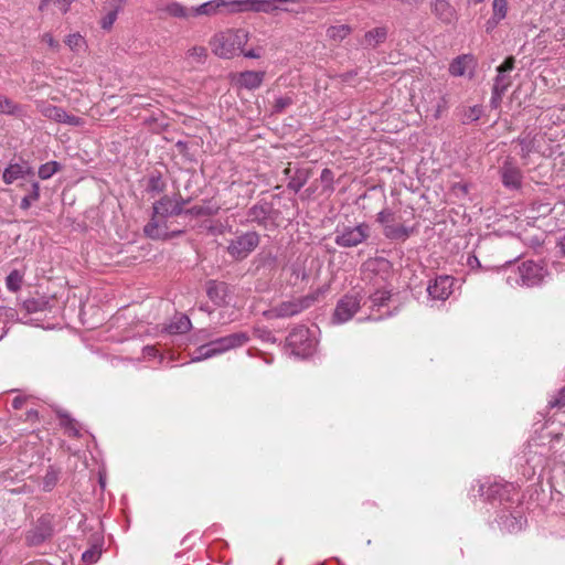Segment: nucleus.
<instances>
[{
    "label": "nucleus",
    "instance_id": "nucleus-1",
    "mask_svg": "<svg viewBox=\"0 0 565 565\" xmlns=\"http://www.w3.org/2000/svg\"><path fill=\"white\" fill-rule=\"evenodd\" d=\"M250 340L246 331H238L228 335L217 338L206 344L199 347L192 354L191 361L199 362L216 355L224 354L231 350L242 348Z\"/></svg>",
    "mask_w": 565,
    "mask_h": 565
},
{
    "label": "nucleus",
    "instance_id": "nucleus-2",
    "mask_svg": "<svg viewBox=\"0 0 565 565\" xmlns=\"http://www.w3.org/2000/svg\"><path fill=\"white\" fill-rule=\"evenodd\" d=\"M248 41L245 30H225L216 33L210 41L212 52L221 58H232L237 55Z\"/></svg>",
    "mask_w": 565,
    "mask_h": 565
},
{
    "label": "nucleus",
    "instance_id": "nucleus-3",
    "mask_svg": "<svg viewBox=\"0 0 565 565\" xmlns=\"http://www.w3.org/2000/svg\"><path fill=\"white\" fill-rule=\"evenodd\" d=\"M329 290L328 286L317 288L308 295L290 300L282 301L271 307L266 315L269 318H289L310 308L318 302Z\"/></svg>",
    "mask_w": 565,
    "mask_h": 565
},
{
    "label": "nucleus",
    "instance_id": "nucleus-4",
    "mask_svg": "<svg viewBox=\"0 0 565 565\" xmlns=\"http://www.w3.org/2000/svg\"><path fill=\"white\" fill-rule=\"evenodd\" d=\"M504 273L507 284L513 288L536 286L545 276L543 267L534 262H524L516 267H508Z\"/></svg>",
    "mask_w": 565,
    "mask_h": 565
},
{
    "label": "nucleus",
    "instance_id": "nucleus-5",
    "mask_svg": "<svg viewBox=\"0 0 565 565\" xmlns=\"http://www.w3.org/2000/svg\"><path fill=\"white\" fill-rule=\"evenodd\" d=\"M297 0H225V10L228 13H274L278 10L288 11L279 7V3L296 2Z\"/></svg>",
    "mask_w": 565,
    "mask_h": 565
},
{
    "label": "nucleus",
    "instance_id": "nucleus-6",
    "mask_svg": "<svg viewBox=\"0 0 565 565\" xmlns=\"http://www.w3.org/2000/svg\"><path fill=\"white\" fill-rule=\"evenodd\" d=\"M287 344L292 354L297 356H309L313 353L316 341L310 337V332L305 327L295 328L287 337Z\"/></svg>",
    "mask_w": 565,
    "mask_h": 565
},
{
    "label": "nucleus",
    "instance_id": "nucleus-7",
    "mask_svg": "<svg viewBox=\"0 0 565 565\" xmlns=\"http://www.w3.org/2000/svg\"><path fill=\"white\" fill-rule=\"evenodd\" d=\"M370 226L365 223L355 226H344L335 232L334 243L341 247H355L367 239Z\"/></svg>",
    "mask_w": 565,
    "mask_h": 565
},
{
    "label": "nucleus",
    "instance_id": "nucleus-8",
    "mask_svg": "<svg viewBox=\"0 0 565 565\" xmlns=\"http://www.w3.org/2000/svg\"><path fill=\"white\" fill-rule=\"evenodd\" d=\"M258 244V234L256 232H247L232 239L227 246V252L235 259H244L257 247Z\"/></svg>",
    "mask_w": 565,
    "mask_h": 565
},
{
    "label": "nucleus",
    "instance_id": "nucleus-9",
    "mask_svg": "<svg viewBox=\"0 0 565 565\" xmlns=\"http://www.w3.org/2000/svg\"><path fill=\"white\" fill-rule=\"evenodd\" d=\"M361 297L359 294L345 295L342 297L334 309L332 320L334 323H344L349 321L360 309Z\"/></svg>",
    "mask_w": 565,
    "mask_h": 565
},
{
    "label": "nucleus",
    "instance_id": "nucleus-10",
    "mask_svg": "<svg viewBox=\"0 0 565 565\" xmlns=\"http://www.w3.org/2000/svg\"><path fill=\"white\" fill-rule=\"evenodd\" d=\"M455 279L448 275L437 276L427 286V294L431 300L446 301L454 290Z\"/></svg>",
    "mask_w": 565,
    "mask_h": 565
},
{
    "label": "nucleus",
    "instance_id": "nucleus-11",
    "mask_svg": "<svg viewBox=\"0 0 565 565\" xmlns=\"http://www.w3.org/2000/svg\"><path fill=\"white\" fill-rule=\"evenodd\" d=\"M500 175L502 184L509 190H519L522 186L523 174L520 168H518L511 161H505L501 169Z\"/></svg>",
    "mask_w": 565,
    "mask_h": 565
},
{
    "label": "nucleus",
    "instance_id": "nucleus-12",
    "mask_svg": "<svg viewBox=\"0 0 565 565\" xmlns=\"http://www.w3.org/2000/svg\"><path fill=\"white\" fill-rule=\"evenodd\" d=\"M511 490H514V486L512 483H503L501 481H493L488 486L486 483L479 484V493L481 497H484L488 500L499 499L504 500L509 498V493Z\"/></svg>",
    "mask_w": 565,
    "mask_h": 565
},
{
    "label": "nucleus",
    "instance_id": "nucleus-13",
    "mask_svg": "<svg viewBox=\"0 0 565 565\" xmlns=\"http://www.w3.org/2000/svg\"><path fill=\"white\" fill-rule=\"evenodd\" d=\"M265 72L263 71H245L232 76L234 84L245 89H256L264 81Z\"/></svg>",
    "mask_w": 565,
    "mask_h": 565
},
{
    "label": "nucleus",
    "instance_id": "nucleus-14",
    "mask_svg": "<svg viewBox=\"0 0 565 565\" xmlns=\"http://www.w3.org/2000/svg\"><path fill=\"white\" fill-rule=\"evenodd\" d=\"M167 218L168 217H162L161 215L153 213L151 220L143 228L145 234L152 239L169 238L171 234L169 232Z\"/></svg>",
    "mask_w": 565,
    "mask_h": 565
},
{
    "label": "nucleus",
    "instance_id": "nucleus-15",
    "mask_svg": "<svg viewBox=\"0 0 565 565\" xmlns=\"http://www.w3.org/2000/svg\"><path fill=\"white\" fill-rule=\"evenodd\" d=\"M206 292L210 300L217 307L230 303V289L225 282L210 281Z\"/></svg>",
    "mask_w": 565,
    "mask_h": 565
},
{
    "label": "nucleus",
    "instance_id": "nucleus-16",
    "mask_svg": "<svg viewBox=\"0 0 565 565\" xmlns=\"http://www.w3.org/2000/svg\"><path fill=\"white\" fill-rule=\"evenodd\" d=\"M153 213L162 217H170L183 213V203L163 196L153 204Z\"/></svg>",
    "mask_w": 565,
    "mask_h": 565
},
{
    "label": "nucleus",
    "instance_id": "nucleus-17",
    "mask_svg": "<svg viewBox=\"0 0 565 565\" xmlns=\"http://www.w3.org/2000/svg\"><path fill=\"white\" fill-rule=\"evenodd\" d=\"M52 533L50 520L46 516L41 518L38 521L36 526L29 531L26 541L30 545H39L45 541Z\"/></svg>",
    "mask_w": 565,
    "mask_h": 565
},
{
    "label": "nucleus",
    "instance_id": "nucleus-18",
    "mask_svg": "<svg viewBox=\"0 0 565 565\" xmlns=\"http://www.w3.org/2000/svg\"><path fill=\"white\" fill-rule=\"evenodd\" d=\"M158 10L171 18L188 20L192 18V7L188 8L178 1L161 4Z\"/></svg>",
    "mask_w": 565,
    "mask_h": 565
},
{
    "label": "nucleus",
    "instance_id": "nucleus-19",
    "mask_svg": "<svg viewBox=\"0 0 565 565\" xmlns=\"http://www.w3.org/2000/svg\"><path fill=\"white\" fill-rule=\"evenodd\" d=\"M434 14L444 23H452L456 20V10L448 0H436L433 4Z\"/></svg>",
    "mask_w": 565,
    "mask_h": 565
},
{
    "label": "nucleus",
    "instance_id": "nucleus-20",
    "mask_svg": "<svg viewBox=\"0 0 565 565\" xmlns=\"http://www.w3.org/2000/svg\"><path fill=\"white\" fill-rule=\"evenodd\" d=\"M416 232L414 226H407L404 224H387L384 228V235L386 238L392 241H406L412 234Z\"/></svg>",
    "mask_w": 565,
    "mask_h": 565
},
{
    "label": "nucleus",
    "instance_id": "nucleus-21",
    "mask_svg": "<svg viewBox=\"0 0 565 565\" xmlns=\"http://www.w3.org/2000/svg\"><path fill=\"white\" fill-rule=\"evenodd\" d=\"M28 174H33V171L29 166L10 163L2 173V180L6 184H12L14 181L22 179Z\"/></svg>",
    "mask_w": 565,
    "mask_h": 565
},
{
    "label": "nucleus",
    "instance_id": "nucleus-22",
    "mask_svg": "<svg viewBox=\"0 0 565 565\" xmlns=\"http://www.w3.org/2000/svg\"><path fill=\"white\" fill-rule=\"evenodd\" d=\"M225 9V0H210L200 6L192 7V18L206 15L212 17Z\"/></svg>",
    "mask_w": 565,
    "mask_h": 565
},
{
    "label": "nucleus",
    "instance_id": "nucleus-23",
    "mask_svg": "<svg viewBox=\"0 0 565 565\" xmlns=\"http://www.w3.org/2000/svg\"><path fill=\"white\" fill-rule=\"evenodd\" d=\"M492 17L487 22V31L492 30L500 21H502L508 13V0H493L492 2Z\"/></svg>",
    "mask_w": 565,
    "mask_h": 565
},
{
    "label": "nucleus",
    "instance_id": "nucleus-24",
    "mask_svg": "<svg viewBox=\"0 0 565 565\" xmlns=\"http://www.w3.org/2000/svg\"><path fill=\"white\" fill-rule=\"evenodd\" d=\"M472 66L473 57L471 55H461L451 62L449 73L454 76H462Z\"/></svg>",
    "mask_w": 565,
    "mask_h": 565
},
{
    "label": "nucleus",
    "instance_id": "nucleus-25",
    "mask_svg": "<svg viewBox=\"0 0 565 565\" xmlns=\"http://www.w3.org/2000/svg\"><path fill=\"white\" fill-rule=\"evenodd\" d=\"M192 324L188 316H174L171 322L167 326L166 330L171 334H183L191 329Z\"/></svg>",
    "mask_w": 565,
    "mask_h": 565
},
{
    "label": "nucleus",
    "instance_id": "nucleus-26",
    "mask_svg": "<svg viewBox=\"0 0 565 565\" xmlns=\"http://www.w3.org/2000/svg\"><path fill=\"white\" fill-rule=\"evenodd\" d=\"M499 523H500L502 530L510 532V533H514V532H519L522 530L525 521L521 515L515 516L512 514H504V515L500 516Z\"/></svg>",
    "mask_w": 565,
    "mask_h": 565
},
{
    "label": "nucleus",
    "instance_id": "nucleus-27",
    "mask_svg": "<svg viewBox=\"0 0 565 565\" xmlns=\"http://www.w3.org/2000/svg\"><path fill=\"white\" fill-rule=\"evenodd\" d=\"M365 267L370 271L382 273V279H386L392 268L391 263L384 257H376L367 260L365 263Z\"/></svg>",
    "mask_w": 565,
    "mask_h": 565
},
{
    "label": "nucleus",
    "instance_id": "nucleus-28",
    "mask_svg": "<svg viewBox=\"0 0 565 565\" xmlns=\"http://www.w3.org/2000/svg\"><path fill=\"white\" fill-rule=\"evenodd\" d=\"M65 44L74 53H81L87 49L86 40L79 33H73V34L67 35L65 39Z\"/></svg>",
    "mask_w": 565,
    "mask_h": 565
},
{
    "label": "nucleus",
    "instance_id": "nucleus-29",
    "mask_svg": "<svg viewBox=\"0 0 565 565\" xmlns=\"http://www.w3.org/2000/svg\"><path fill=\"white\" fill-rule=\"evenodd\" d=\"M41 114L56 122H61L64 109L52 104H42L40 106Z\"/></svg>",
    "mask_w": 565,
    "mask_h": 565
},
{
    "label": "nucleus",
    "instance_id": "nucleus-30",
    "mask_svg": "<svg viewBox=\"0 0 565 565\" xmlns=\"http://www.w3.org/2000/svg\"><path fill=\"white\" fill-rule=\"evenodd\" d=\"M23 281V274L19 270H12L6 278V286L10 291H18L21 288Z\"/></svg>",
    "mask_w": 565,
    "mask_h": 565
},
{
    "label": "nucleus",
    "instance_id": "nucleus-31",
    "mask_svg": "<svg viewBox=\"0 0 565 565\" xmlns=\"http://www.w3.org/2000/svg\"><path fill=\"white\" fill-rule=\"evenodd\" d=\"M61 425L66 429L70 436H77L79 434L78 424L72 419L67 414L58 413Z\"/></svg>",
    "mask_w": 565,
    "mask_h": 565
},
{
    "label": "nucleus",
    "instance_id": "nucleus-32",
    "mask_svg": "<svg viewBox=\"0 0 565 565\" xmlns=\"http://www.w3.org/2000/svg\"><path fill=\"white\" fill-rule=\"evenodd\" d=\"M39 198H40V185L38 182H33L31 192L21 200L20 207L22 210L30 209L31 204L33 202L38 201Z\"/></svg>",
    "mask_w": 565,
    "mask_h": 565
},
{
    "label": "nucleus",
    "instance_id": "nucleus-33",
    "mask_svg": "<svg viewBox=\"0 0 565 565\" xmlns=\"http://www.w3.org/2000/svg\"><path fill=\"white\" fill-rule=\"evenodd\" d=\"M268 209L264 205H254L248 212L249 220L259 224L266 221Z\"/></svg>",
    "mask_w": 565,
    "mask_h": 565
},
{
    "label": "nucleus",
    "instance_id": "nucleus-34",
    "mask_svg": "<svg viewBox=\"0 0 565 565\" xmlns=\"http://www.w3.org/2000/svg\"><path fill=\"white\" fill-rule=\"evenodd\" d=\"M350 33V28L345 24L330 26L327 34L330 39L341 41Z\"/></svg>",
    "mask_w": 565,
    "mask_h": 565
},
{
    "label": "nucleus",
    "instance_id": "nucleus-35",
    "mask_svg": "<svg viewBox=\"0 0 565 565\" xmlns=\"http://www.w3.org/2000/svg\"><path fill=\"white\" fill-rule=\"evenodd\" d=\"M60 164L56 161H50L44 164H41L39 168V177L42 180L50 179L54 173H56L60 170Z\"/></svg>",
    "mask_w": 565,
    "mask_h": 565
},
{
    "label": "nucleus",
    "instance_id": "nucleus-36",
    "mask_svg": "<svg viewBox=\"0 0 565 565\" xmlns=\"http://www.w3.org/2000/svg\"><path fill=\"white\" fill-rule=\"evenodd\" d=\"M391 292L385 289L376 290L373 295L370 296L371 307H383L385 302L390 299Z\"/></svg>",
    "mask_w": 565,
    "mask_h": 565
},
{
    "label": "nucleus",
    "instance_id": "nucleus-37",
    "mask_svg": "<svg viewBox=\"0 0 565 565\" xmlns=\"http://www.w3.org/2000/svg\"><path fill=\"white\" fill-rule=\"evenodd\" d=\"M19 110V106L10 98L0 94V114L14 115Z\"/></svg>",
    "mask_w": 565,
    "mask_h": 565
},
{
    "label": "nucleus",
    "instance_id": "nucleus-38",
    "mask_svg": "<svg viewBox=\"0 0 565 565\" xmlns=\"http://www.w3.org/2000/svg\"><path fill=\"white\" fill-rule=\"evenodd\" d=\"M120 10V4H118L116 8L108 11L100 20V26L104 30H110L117 20L118 12Z\"/></svg>",
    "mask_w": 565,
    "mask_h": 565
},
{
    "label": "nucleus",
    "instance_id": "nucleus-39",
    "mask_svg": "<svg viewBox=\"0 0 565 565\" xmlns=\"http://www.w3.org/2000/svg\"><path fill=\"white\" fill-rule=\"evenodd\" d=\"M102 555V548L98 545H93L82 554V559L85 564L96 563Z\"/></svg>",
    "mask_w": 565,
    "mask_h": 565
},
{
    "label": "nucleus",
    "instance_id": "nucleus-40",
    "mask_svg": "<svg viewBox=\"0 0 565 565\" xmlns=\"http://www.w3.org/2000/svg\"><path fill=\"white\" fill-rule=\"evenodd\" d=\"M518 143L520 145V154L523 159H526L534 150V140L530 136L519 138Z\"/></svg>",
    "mask_w": 565,
    "mask_h": 565
},
{
    "label": "nucleus",
    "instance_id": "nucleus-41",
    "mask_svg": "<svg viewBox=\"0 0 565 565\" xmlns=\"http://www.w3.org/2000/svg\"><path fill=\"white\" fill-rule=\"evenodd\" d=\"M510 85H511L510 76H507L505 74H502V73H498L492 88H493V90L504 94L507 92V89L510 87Z\"/></svg>",
    "mask_w": 565,
    "mask_h": 565
},
{
    "label": "nucleus",
    "instance_id": "nucleus-42",
    "mask_svg": "<svg viewBox=\"0 0 565 565\" xmlns=\"http://www.w3.org/2000/svg\"><path fill=\"white\" fill-rule=\"evenodd\" d=\"M74 0H42L40 3V10H44L49 4L55 6L62 13L67 12L71 3Z\"/></svg>",
    "mask_w": 565,
    "mask_h": 565
},
{
    "label": "nucleus",
    "instance_id": "nucleus-43",
    "mask_svg": "<svg viewBox=\"0 0 565 565\" xmlns=\"http://www.w3.org/2000/svg\"><path fill=\"white\" fill-rule=\"evenodd\" d=\"M482 115V107L480 105H475L468 107L463 113L462 121L465 124L476 121Z\"/></svg>",
    "mask_w": 565,
    "mask_h": 565
},
{
    "label": "nucleus",
    "instance_id": "nucleus-44",
    "mask_svg": "<svg viewBox=\"0 0 565 565\" xmlns=\"http://www.w3.org/2000/svg\"><path fill=\"white\" fill-rule=\"evenodd\" d=\"M207 55V51L203 46H193L186 52V56L193 58L198 63H203Z\"/></svg>",
    "mask_w": 565,
    "mask_h": 565
},
{
    "label": "nucleus",
    "instance_id": "nucleus-45",
    "mask_svg": "<svg viewBox=\"0 0 565 565\" xmlns=\"http://www.w3.org/2000/svg\"><path fill=\"white\" fill-rule=\"evenodd\" d=\"M57 479L58 476L54 469L51 468L50 470H47L45 476L43 477V490L51 491L56 484Z\"/></svg>",
    "mask_w": 565,
    "mask_h": 565
},
{
    "label": "nucleus",
    "instance_id": "nucleus-46",
    "mask_svg": "<svg viewBox=\"0 0 565 565\" xmlns=\"http://www.w3.org/2000/svg\"><path fill=\"white\" fill-rule=\"evenodd\" d=\"M291 278H294V284H296L298 280H305L307 278V273L305 267L299 264L295 263L289 267Z\"/></svg>",
    "mask_w": 565,
    "mask_h": 565
},
{
    "label": "nucleus",
    "instance_id": "nucleus-47",
    "mask_svg": "<svg viewBox=\"0 0 565 565\" xmlns=\"http://www.w3.org/2000/svg\"><path fill=\"white\" fill-rule=\"evenodd\" d=\"M292 104V99L289 96H280L275 99L274 110L276 113L284 111L288 106Z\"/></svg>",
    "mask_w": 565,
    "mask_h": 565
},
{
    "label": "nucleus",
    "instance_id": "nucleus-48",
    "mask_svg": "<svg viewBox=\"0 0 565 565\" xmlns=\"http://www.w3.org/2000/svg\"><path fill=\"white\" fill-rule=\"evenodd\" d=\"M61 122L70 126H82L84 125V119L74 115H70L64 110Z\"/></svg>",
    "mask_w": 565,
    "mask_h": 565
},
{
    "label": "nucleus",
    "instance_id": "nucleus-49",
    "mask_svg": "<svg viewBox=\"0 0 565 565\" xmlns=\"http://www.w3.org/2000/svg\"><path fill=\"white\" fill-rule=\"evenodd\" d=\"M377 222L383 225V230L386 228L387 224L394 222L393 213L390 210H383L377 214Z\"/></svg>",
    "mask_w": 565,
    "mask_h": 565
},
{
    "label": "nucleus",
    "instance_id": "nucleus-50",
    "mask_svg": "<svg viewBox=\"0 0 565 565\" xmlns=\"http://www.w3.org/2000/svg\"><path fill=\"white\" fill-rule=\"evenodd\" d=\"M185 213L188 214H191V215H211L214 213V211L211 209V207H206V206H201V205H195L186 211H184Z\"/></svg>",
    "mask_w": 565,
    "mask_h": 565
},
{
    "label": "nucleus",
    "instance_id": "nucleus-51",
    "mask_svg": "<svg viewBox=\"0 0 565 565\" xmlns=\"http://www.w3.org/2000/svg\"><path fill=\"white\" fill-rule=\"evenodd\" d=\"M550 407H563L565 406V388L561 390L558 395L548 402Z\"/></svg>",
    "mask_w": 565,
    "mask_h": 565
},
{
    "label": "nucleus",
    "instance_id": "nucleus-52",
    "mask_svg": "<svg viewBox=\"0 0 565 565\" xmlns=\"http://www.w3.org/2000/svg\"><path fill=\"white\" fill-rule=\"evenodd\" d=\"M148 190L157 193L161 192L163 190L161 179L159 177H151L149 180Z\"/></svg>",
    "mask_w": 565,
    "mask_h": 565
},
{
    "label": "nucleus",
    "instance_id": "nucleus-53",
    "mask_svg": "<svg viewBox=\"0 0 565 565\" xmlns=\"http://www.w3.org/2000/svg\"><path fill=\"white\" fill-rule=\"evenodd\" d=\"M385 35H386V32L383 29H375V30L366 33V39L369 41H371V39H375V42L379 43V42L383 41Z\"/></svg>",
    "mask_w": 565,
    "mask_h": 565
},
{
    "label": "nucleus",
    "instance_id": "nucleus-54",
    "mask_svg": "<svg viewBox=\"0 0 565 565\" xmlns=\"http://www.w3.org/2000/svg\"><path fill=\"white\" fill-rule=\"evenodd\" d=\"M514 68V58L508 57L500 66H498V73L505 74Z\"/></svg>",
    "mask_w": 565,
    "mask_h": 565
},
{
    "label": "nucleus",
    "instance_id": "nucleus-55",
    "mask_svg": "<svg viewBox=\"0 0 565 565\" xmlns=\"http://www.w3.org/2000/svg\"><path fill=\"white\" fill-rule=\"evenodd\" d=\"M42 41L46 43L51 49L58 51L60 43L53 38L51 33L43 34Z\"/></svg>",
    "mask_w": 565,
    "mask_h": 565
},
{
    "label": "nucleus",
    "instance_id": "nucleus-56",
    "mask_svg": "<svg viewBox=\"0 0 565 565\" xmlns=\"http://www.w3.org/2000/svg\"><path fill=\"white\" fill-rule=\"evenodd\" d=\"M503 95H504L503 93H499V92L492 89V96H491V99H490L491 106L494 107V108L499 107V105L501 104Z\"/></svg>",
    "mask_w": 565,
    "mask_h": 565
},
{
    "label": "nucleus",
    "instance_id": "nucleus-57",
    "mask_svg": "<svg viewBox=\"0 0 565 565\" xmlns=\"http://www.w3.org/2000/svg\"><path fill=\"white\" fill-rule=\"evenodd\" d=\"M142 353H143V358L151 359V358H156L158 355V350L153 345H147L143 348Z\"/></svg>",
    "mask_w": 565,
    "mask_h": 565
},
{
    "label": "nucleus",
    "instance_id": "nucleus-58",
    "mask_svg": "<svg viewBox=\"0 0 565 565\" xmlns=\"http://www.w3.org/2000/svg\"><path fill=\"white\" fill-rule=\"evenodd\" d=\"M23 307L25 308V310L28 312H33V311H38L39 303L35 300H26V301H24Z\"/></svg>",
    "mask_w": 565,
    "mask_h": 565
},
{
    "label": "nucleus",
    "instance_id": "nucleus-59",
    "mask_svg": "<svg viewBox=\"0 0 565 565\" xmlns=\"http://www.w3.org/2000/svg\"><path fill=\"white\" fill-rule=\"evenodd\" d=\"M24 402H25L24 397H22V396H15V397L12 399L11 405H12V407H13L14 409H20V408H22V406H23Z\"/></svg>",
    "mask_w": 565,
    "mask_h": 565
},
{
    "label": "nucleus",
    "instance_id": "nucleus-60",
    "mask_svg": "<svg viewBox=\"0 0 565 565\" xmlns=\"http://www.w3.org/2000/svg\"><path fill=\"white\" fill-rule=\"evenodd\" d=\"M333 179V173L330 169H323L321 172V180L323 182H331Z\"/></svg>",
    "mask_w": 565,
    "mask_h": 565
},
{
    "label": "nucleus",
    "instance_id": "nucleus-61",
    "mask_svg": "<svg viewBox=\"0 0 565 565\" xmlns=\"http://www.w3.org/2000/svg\"><path fill=\"white\" fill-rule=\"evenodd\" d=\"M243 54H244L245 57H248V58H258V57H260V54L257 53L255 50L245 51V52H243Z\"/></svg>",
    "mask_w": 565,
    "mask_h": 565
},
{
    "label": "nucleus",
    "instance_id": "nucleus-62",
    "mask_svg": "<svg viewBox=\"0 0 565 565\" xmlns=\"http://www.w3.org/2000/svg\"><path fill=\"white\" fill-rule=\"evenodd\" d=\"M288 186L290 189H292L295 192H298L300 190V188L302 186V183L301 182H296L295 180H292V181L289 182Z\"/></svg>",
    "mask_w": 565,
    "mask_h": 565
},
{
    "label": "nucleus",
    "instance_id": "nucleus-63",
    "mask_svg": "<svg viewBox=\"0 0 565 565\" xmlns=\"http://www.w3.org/2000/svg\"><path fill=\"white\" fill-rule=\"evenodd\" d=\"M468 263H469L470 266H473V264H478L479 265V260H478V258L476 256L469 257Z\"/></svg>",
    "mask_w": 565,
    "mask_h": 565
},
{
    "label": "nucleus",
    "instance_id": "nucleus-64",
    "mask_svg": "<svg viewBox=\"0 0 565 565\" xmlns=\"http://www.w3.org/2000/svg\"><path fill=\"white\" fill-rule=\"evenodd\" d=\"M561 252L565 255V237L559 242Z\"/></svg>",
    "mask_w": 565,
    "mask_h": 565
}]
</instances>
